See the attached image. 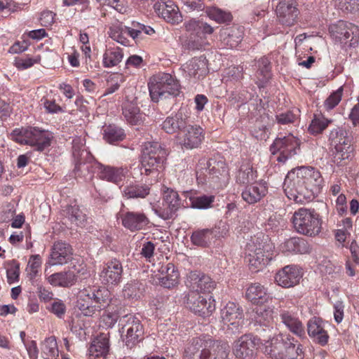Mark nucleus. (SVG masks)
<instances>
[{"label": "nucleus", "mask_w": 359, "mask_h": 359, "mask_svg": "<svg viewBox=\"0 0 359 359\" xmlns=\"http://www.w3.org/2000/svg\"><path fill=\"white\" fill-rule=\"evenodd\" d=\"M73 251L71 245L65 242L57 241L52 248L49 257L50 265H62L72 259Z\"/></svg>", "instance_id": "obj_23"}, {"label": "nucleus", "mask_w": 359, "mask_h": 359, "mask_svg": "<svg viewBox=\"0 0 359 359\" xmlns=\"http://www.w3.org/2000/svg\"><path fill=\"white\" fill-rule=\"evenodd\" d=\"M255 66L257 68L256 83L259 88H264L271 79V62L267 57H263L256 62Z\"/></svg>", "instance_id": "obj_40"}, {"label": "nucleus", "mask_w": 359, "mask_h": 359, "mask_svg": "<svg viewBox=\"0 0 359 359\" xmlns=\"http://www.w3.org/2000/svg\"><path fill=\"white\" fill-rule=\"evenodd\" d=\"M184 128L178 133L179 144L186 149L198 148L204 139L203 129L198 126L190 125L188 122Z\"/></svg>", "instance_id": "obj_17"}, {"label": "nucleus", "mask_w": 359, "mask_h": 359, "mask_svg": "<svg viewBox=\"0 0 359 359\" xmlns=\"http://www.w3.org/2000/svg\"><path fill=\"white\" fill-rule=\"evenodd\" d=\"M279 316L281 323H283L291 332L300 337L304 336V327L294 313L287 310H280Z\"/></svg>", "instance_id": "obj_33"}, {"label": "nucleus", "mask_w": 359, "mask_h": 359, "mask_svg": "<svg viewBox=\"0 0 359 359\" xmlns=\"http://www.w3.org/2000/svg\"><path fill=\"white\" fill-rule=\"evenodd\" d=\"M149 95L153 102H158L180 93V84L175 76L160 72L150 78L148 83Z\"/></svg>", "instance_id": "obj_5"}, {"label": "nucleus", "mask_w": 359, "mask_h": 359, "mask_svg": "<svg viewBox=\"0 0 359 359\" xmlns=\"http://www.w3.org/2000/svg\"><path fill=\"white\" fill-rule=\"evenodd\" d=\"M156 275L159 284L165 288H172L179 283L180 273L172 263L163 265Z\"/></svg>", "instance_id": "obj_28"}, {"label": "nucleus", "mask_w": 359, "mask_h": 359, "mask_svg": "<svg viewBox=\"0 0 359 359\" xmlns=\"http://www.w3.org/2000/svg\"><path fill=\"white\" fill-rule=\"evenodd\" d=\"M90 293L95 313L105 309L109 305L111 300V294L107 287H90Z\"/></svg>", "instance_id": "obj_32"}, {"label": "nucleus", "mask_w": 359, "mask_h": 359, "mask_svg": "<svg viewBox=\"0 0 359 359\" xmlns=\"http://www.w3.org/2000/svg\"><path fill=\"white\" fill-rule=\"evenodd\" d=\"M90 287L81 290L77 294L76 307L85 316H93L95 313Z\"/></svg>", "instance_id": "obj_37"}, {"label": "nucleus", "mask_w": 359, "mask_h": 359, "mask_svg": "<svg viewBox=\"0 0 359 359\" xmlns=\"http://www.w3.org/2000/svg\"><path fill=\"white\" fill-rule=\"evenodd\" d=\"M221 320L231 333L239 332L243 324V311L237 304L229 302L220 311Z\"/></svg>", "instance_id": "obj_16"}, {"label": "nucleus", "mask_w": 359, "mask_h": 359, "mask_svg": "<svg viewBox=\"0 0 359 359\" xmlns=\"http://www.w3.org/2000/svg\"><path fill=\"white\" fill-rule=\"evenodd\" d=\"M188 117L180 109L175 116L167 117L162 123V128L167 133L172 134L177 131L181 132L184 127L187 126Z\"/></svg>", "instance_id": "obj_34"}, {"label": "nucleus", "mask_w": 359, "mask_h": 359, "mask_svg": "<svg viewBox=\"0 0 359 359\" xmlns=\"http://www.w3.org/2000/svg\"><path fill=\"white\" fill-rule=\"evenodd\" d=\"M50 310L57 317L62 318L66 313V306L62 300L57 299L51 304Z\"/></svg>", "instance_id": "obj_63"}, {"label": "nucleus", "mask_w": 359, "mask_h": 359, "mask_svg": "<svg viewBox=\"0 0 359 359\" xmlns=\"http://www.w3.org/2000/svg\"><path fill=\"white\" fill-rule=\"evenodd\" d=\"M122 225L131 231L144 229L149 223V218L143 212L128 211L120 215Z\"/></svg>", "instance_id": "obj_25"}, {"label": "nucleus", "mask_w": 359, "mask_h": 359, "mask_svg": "<svg viewBox=\"0 0 359 359\" xmlns=\"http://www.w3.org/2000/svg\"><path fill=\"white\" fill-rule=\"evenodd\" d=\"M307 331L309 337L321 346L327 344L329 335L323 326V321L318 318H312L308 321Z\"/></svg>", "instance_id": "obj_30"}, {"label": "nucleus", "mask_w": 359, "mask_h": 359, "mask_svg": "<svg viewBox=\"0 0 359 359\" xmlns=\"http://www.w3.org/2000/svg\"><path fill=\"white\" fill-rule=\"evenodd\" d=\"M187 285L190 288L191 291L210 293L215 289L216 283L208 275L195 271H191L189 273L187 280Z\"/></svg>", "instance_id": "obj_19"}, {"label": "nucleus", "mask_w": 359, "mask_h": 359, "mask_svg": "<svg viewBox=\"0 0 359 359\" xmlns=\"http://www.w3.org/2000/svg\"><path fill=\"white\" fill-rule=\"evenodd\" d=\"M245 296L254 304H264L272 300L271 294L259 283L250 285L246 290Z\"/></svg>", "instance_id": "obj_36"}, {"label": "nucleus", "mask_w": 359, "mask_h": 359, "mask_svg": "<svg viewBox=\"0 0 359 359\" xmlns=\"http://www.w3.org/2000/svg\"><path fill=\"white\" fill-rule=\"evenodd\" d=\"M261 340L252 334H245L233 342L232 351L238 359H254Z\"/></svg>", "instance_id": "obj_14"}, {"label": "nucleus", "mask_w": 359, "mask_h": 359, "mask_svg": "<svg viewBox=\"0 0 359 359\" xmlns=\"http://www.w3.org/2000/svg\"><path fill=\"white\" fill-rule=\"evenodd\" d=\"M332 122V120H329L325 118L323 116H316L311 121V124L309 127V130L311 134H320Z\"/></svg>", "instance_id": "obj_53"}, {"label": "nucleus", "mask_w": 359, "mask_h": 359, "mask_svg": "<svg viewBox=\"0 0 359 359\" xmlns=\"http://www.w3.org/2000/svg\"><path fill=\"white\" fill-rule=\"evenodd\" d=\"M208 16L217 23H225L231 22L232 15L230 12L223 11L219 8H210L206 11Z\"/></svg>", "instance_id": "obj_52"}, {"label": "nucleus", "mask_w": 359, "mask_h": 359, "mask_svg": "<svg viewBox=\"0 0 359 359\" xmlns=\"http://www.w3.org/2000/svg\"><path fill=\"white\" fill-rule=\"evenodd\" d=\"M186 71L189 75L195 79H200L208 72L207 64L205 58H192L186 66Z\"/></svg>", "instance_id": "obj_45"}, {"label": "nucleus", "mask_w": 359, "mask_h": 359, "mask_svg": "<svg viewBox=\"0 0 359 359\" xmlns=\"http://www.w3.org/2000/svg\"><path fill=\"white\" fill-rule=\"evenodd\" d=\"M323 186L320 172L312 167H299L289 171L283 183L284 191L290 200L298 203H308L317 196Z\"/></svg>", "instance_id": "obj_1"}, {"label": "nucleus", "mask_w": 359, "mask_h": 359, "mask_svg": "<svg viewBox=\"0 0 359 359\" xmlns=\"http://www.w3.org/2000/svg\"><path fill=\"white\" fill-rule=\"evenodd\" d=\"M141 286H142V283L137 280L127 283L123 289L124 296L128 298L139 297L142 293Z\"/></svg>", "instance_id": "obj_59"}, {"label": "nucleus", "mask_w": 359, "mask_h": 359, "mask_svg": "<svg viewBox=\"0 0 359 359\" xmlns=\"http://www.w3.org/2000/svg\"><path fill=\"white\" fill-rule=\"evenodd\" d=\"M328 141L334 162L336 163L339 164L342 161L351 159L353 156L354 147L346 130L341 128L332 129Z\"/></svg>", "instance_id": "obj_7"}, {"label": "nucleus", "mask_w": 359, "mask_h": 359, "mask_svg": "<svg viewBox=\"0 0 359 359\" xmlns=\"http://www.w3.org/2000/svg\"><path fill=\"white\" fill-rule=\"evenodd\" d=\"M252 319L255 325L270 326L273 319V308L260 304L254 310Z\"/></svg>", "instance_id": "obj_41"}, {"label": "nucleus", "mask_w": 359, "mask_h": 359, "mask_svg": "<svg viewBox=\"0 0 359 359\" xmlns=\"http://www.w3.org/2000/svg\"><path fill=\"white\" fill-rule=\"evenodd\" d=\"M219 38L224 47L229 48H236L243 38V29L239 26H231L222 28L220 30Z\"/></svg>", "instance_id": "obj_26"}, {"label": "nucleus", "mask_w": 359, "mask_h": 359, "mask_svg": "<svg viewBox=\"0 0 359 359\" xmlns=\"http://www.w3.org/2000/svg\"><path fill=\"white\" fill-rule=\"evenodd\" d=\"M301 278V271L297 266L287 265L276 274L275 280L278 285L288 288L297 285Z\"/></svg>", "instance_id": "obj_21"}, {"label": "nucleus", "mask_w": 359, "mask_h": 359, "mask_svg": "<svg viewBox=\"0 0 359 359\" xmlns=\"http://www.w3.org/2000/svg\"><path fill=\"white\" fill-rule=\"evenodd\" d=\"M151 187L143 183H130L121 189L122 196L126 199H143L150 194Z\"/></svg>", "instance_id": "obj_35"}, {"label": "nucleus", "mask_w": 359, "mask_h": 359, "mask_svg": "<svg viewBox=\"0 0 359 359\" xmlns=\"http://www.w3.org/2000/svg\"><path fill=\"white\" fill-rule=\"evenodd\" d=\"M123 115L131 125H139L143 121L140 108L133 103H127L123 107Z\"/></svg>", "instance_id": "obj_48"}, {"label": "nucleus", "mask_w": 359, "mask_h": 359, "mask_svg": "<svg viewBox=\"0 0 359 359\" xmlns=\"http://www.w3.org/2000/svg\"><path fill=\"white\" fill-rule=\"evenodd\" d=\"M299 146V140L290 134L283 137H277L271 145L270 151L273 154L279 153L277 161L284 163L297 154Z\"/></svg>", "instance_id": "obj_13"}, {"label": "nucleus", "mask_w": 359, "mask_h": 359, "mask_svg": "<svg viewBox=\"0 0 359 359\" xmlns=\"http://www.w3.org/2000/svg\"><path fill=\"white\" fill-rule=\"evenodd\" d=\"M184 27L189 33L187 46L191 50H200L206 44L208 35L214 32V28L203 20L191 19L185 21Z\"/></svg>", "instance_id": "obj_10"}, {"label": "nucleus", "mask_w": 359, "mask_h": 359, "mask_svg": "<svg viewBox=\"0 0 359 359\" xmlns=\"http://www.w3.org/2000/svg\"><path fill=\"white\" fill-rule=\"evenodd\" d=\"M343 89L339 88L336 91L331 93V95L325 100L324 107L326 110L330 111L333 109L341 100Z\"/></svg>", "instance_id": "obj_60"}, {"label": "nucleus", "mask_w": 359, "mask_h": 359, "mask_svg": "<svg viewBox=\"0 0 359 359\" xmlns=\"http://www.w3.org/2000/svg\"><path fill=\"white\" fill-rule=\"evenodd\" d=\"M285 335L273 337L267 341L264 347V353L272 359H283V355L280 353L284 348Z\"/></svg>", "instance_id": "obj_42"}, {"label": "nucleus", "mask_w": 359, "mask_h": 359, "mask_svg": "<svg viewBox=\"0 0 359 359\" xmlns=\"http://www.w3.org/2000/svg\"><path fill=\"white\" fill-rule=\"evenodd\" d=\"M143 27H144V25L138 22L133 21L131 27H128L130 37L133 40H136L140 38L144 29Z\"/></svg>", "instance_id": "obj_64"}, {"label": "nucleus", "mask_w": 359, "mask_h": 359, "mask_svg": "<svg viewBox=\"0 0 359 359\" xmlns=\"http://www.w3.org/2000/svg\"><path fill=\"white\" fill-rule=\"evenodd\" d=\"M47 280L54 287H69L75 284L76 276L73 271H62L49 276Z\"/></svg>", "instance_id": "obj_38"}, {"label": "nucleus", "mask_w": 359, "mask_h": 359, "mask_svg": "<svg viewBox=\"0 0 359 359\" xmlns=\"http://www.w3.org/2000/svg\"><path fill=\"white\" fill-rule=\"evenodd\" d=\"M207 165L208 167L201 168L196 170L198 180H205V177L213 180L226 176L227 170L224 162L210 160L207 163Z\"/></svg>", "instance_id": "obj_27"}, {"label": "nucleus", "mask_w": 359, "mask_h": 359, "mask_svg": "<svg viewBox=\"0 0 359 359\" xmlns=\"http://www.w3.org/2000/svg\"><path fill=\"white\" fill-rule=\"evenodd\" d=\"M346 28L344 43L349 42L350 46H355L359 41V28L351 22L346 23Z\"/></svg>", "instance_id": "obj_55"}, {"label": "nucleus", "mask_w": 359, "mask_h": 359, "mask_svg": "<svg viewBox=\"0 0 359 359\" xmlns=\"http://www.w3.org/2000/svg\"><path fill=\"white\" fill-rule=\"evenodd\" d=\"M129 28L128 26L123 25L121 22L112 24L109 30V36L114 41L123 46H130Z\"/></svg>", "instance_id": "obj_43"}, {"label": "nucleus", "mask_w": 359, "mask_h": 359, "mask_svg": "<svg viewBox=\"0 0 359 359\" xmlns=\"http://www.w3.org/2000/svg\"><path fill=\"white\" fill-rule=\"evenodd\" d=\"M125 137L123 130L116 125L106 126L103 128V138L109 144L122 141Z\"/></svg>", "instance_id": "obj_49"}, {"label": "nucleus", "mask_w": 359, "mask_h": 359, "mask_svg": "<svg viewBox=\"0 0 359 359\" xmlns=\"http://www.w3.org/2000/svg\"><path fill=\"white\" fill-rule=\"evenodd\" d=\"M276 13L280 22L286 26H292L297 20L299 11L294 0H280Z\"/></svg>", "instance_id": "obj_20"}, {"label": "nucleus", "mask_w": 359, "mask_h": 359, "mask_svg": "<svg viewBox=\"0 0 359 359\" xmlns=\"http://www.w3.org/2000/svg\"><path fill=\"white\" fill-rule=\"evenodd\" d=\"M62 215L72 224L82 226L86 222V215L77 205H67L62 210Z\"/></svg>", "instance_id": "obj_44"}, {"label": "nucleus", "mask_w": 359, "mask_h": 359, "mask_svg": "<svg viewBox=\"0 0 359 359\" xmlns=\"http://www.w3.org/2000/svg\"><path fill=\"white\" fill-rule=\"evenodd\" d=\"M292 224L298 233L306 236H315L321 231V219L314 210L300 208L295 211Z\"/></svg>", "instance_id": "obj_9"}, {"label": "nucleus", "mask_w": 359, "mask_h": 359, "mask_svg": "<svg viewBox=\"0 0 359 359\" xmlns=\"http://www.w3.org/2000/svg\"><path fill=\"white\" fill-rule=\"evenodd\" d=\"M185 304L195 314L203 318L210 316L215 310V300L209 294L190 291L186 296Z\"/></svg>", "instance_id": "obj_12"}, {"label": "nucleus", "mask_w": 359, "mask_h": 359, "mask_svg": "<svg viewBox=\"0 0 359 359\" xmlns=\"http://www.w3.org/2000/svg\"><path fill=\"white\" fill-rule=\"evenodd\" d=\"M280 249L283 253L308 254L311 251L309 243L304 238L292 237L280 244Z\"/></svg>", "instance_id": "obj_31"}, {"label": "nucleus", "mask_w": 359, "mask_h": 359, "mask_svg": "<svg viewBox=\"0 0 359 359\" xmlns=\"http://www.w3.org/2000/svg\"><path fill=\"white\" fill-rule=\"evenodd\" d=\"M214 196H199L197 197L190 198L191 207L197 209H206L211 206L214 202Z\"/></svg>", "instance_id": "obj_56"}, {"label": "nucleus", "mask_w": 359, "mask_h": 359, "mask_svg": "<svg viewBox=\"0 0 359 359\" xmlns=\"http://www.w3.org/2000/svg\"><path fill=\"white\" fill-rule=\"evenodd\" d=\"M213 230L210 229H203L194 231L191 236V241L193 245L206 248L209 246L213 238Z\"/></svg>", "instance_id": "obj_46"}, {"label": "nucleus", "mask_w": 359, "mask_h": 359, "mask_svg": "<svg viewBox=\"0 0 359 359\" xmlns=\"http://www.w3.org/2000/svg\"><path fill=\"white\" fill-rule=\"evenodd\" d=\"M181 207L179 194L172 189L164 191L161 205L153 208L154 212L164 220L173 219Z\"/></svg>", "instance_id": "obj_15"}, {"label": "nucleus", "mask_w": 359, "mask_h": 359, "mask_svg": "<svg viewBox=\"0 0 359 359\" xmlns=\"http://www.w3.org/2000/svg\"><path fill=\"white\" fill-rule=\"evenodd\" d=\"M123 53L119 48L107 49L103 55V65L109 68L116 66L123 59Z\"/></svg>", "instance_id": "obj_51"}, {"label": "nucleus", "mask_w": 359, "mask_h": 359, "mask_svg": "<svg viewBox=\"0 0 359 359\" xmlns=\"http://www.w3.org/2000/svg\"><path fill=\"white\" fill-rule=\"evenodd\" d=\"M274 245L268 236L262 234L248 245V255L246 257L252 271H259L273 259Z\"/></svg>", "instance_id": "obj_4"}, {"label": "nucleus", "mask_w": 359, "mask_h": 359, "mask_svg": "<svg viewBox=\"0 0 359 359\" xmlns=\"http://www.w3.org/2000/svg\"><path fill=\"white\" fill-rule=\"evenodd\" d=\"M285 354L283 359H304L303 346L290 334L285 335Z\"/></svg>", "instance_id": "obj_39"}, {"label": "nucleus", "mask_w": 359, "mask_h": 359, "mask_svg": "<svg viewBox=\"0 0 359 359\" xmlns=\"http://www.w3.org/2000/svg\"><path fill=\"white\" fill-rule=\"evenodd\" d=\"M276 120L278 124L287 125L294 122L296 115L291 111H287L286 112L277 114Z\"/></svg>", "instance_id": "obj_62"}, {"label": "nucleus", "mask_w": 359, "mask_h": 359, "mask_svg": "<svg viewBox=\"0 0 359 359\" xmlns=\"http://www.w3.org/2000/svg\"><path fill=\"white\" fill-rule=\"evenodd\" d=\"M257 177V171L254 170L249 163L243 164L236 176V182L240 184L247 186L253 184Z\"/></svg>", "instance_id": "obj_47"}, {"label": "nucleus", "mask_w": 359, "mask_h": 359, "mask_svg": "<svg viewBox=\"0 0 359 359\" xmlns=\"http://www.w3.org/2000/svg\"><path fill=\"white\" fill-rule=\"evenodd\" d=\"M123 274L122 263L117 259H113L103 266L100 279L104 285H117L121 282Z\"/></svg>", "instance_id": "obj_18"}, {"label": "nucleus", "mask_w": 359, "mask_h": 359, "mask_svg": "<svg viewBox=\"0 0 359 359\" xmlns=\"http://www.w3.org/2000/svg\"><path fill=\"white\" fill-rule=\"evenodd\" d=\"M334 6L339 9L353 13L358 10L359 0H334Z\"/></svg>", "instance_id": "obj_58"}, {"label": "nucleus", "mask_w": 359, "mask_h": 359, "mask_svg": "<svg viewBox=\"0 0 359 359\" xmlns=\"http://www.w3.org/2000/svg\"><path fill=\"white\" fill-rule=\"evenodd\" d=\"M72 154L75 161L74 172L79 176L85 177L91 172H97L98 177L116 184L121 183L128 170L126 167H114L97 161L87 150L84 140L76 137L72 141Z\"/></svg>", "instance_id": "obj_2"}, {"label": "nucleus", "mask_w": 359, "mask_h": 359, "mask_svg": "<svg viewBox=\"0 0 359 359\" xmlns=\"http://www.w3.org/2000/svg\"><path fill=\"white\" fill-rule=\"evenodd\" d=\"M346 23V22L339 21L337 25H332L330 29V34L333 39L341 43H344L346 29H347Z\"/></svg>", "instance_id": "obj_57"}, {"label": "nucleus", "mask_w": 359, "mask_h": 359, "mask_svg": "<svg viewBox=\"0 0 359 359\" xmlns=\"http://www.w3.org/2000/svg\"><path fill=\"white\" fill-rule=\"evenodd\" d=\"M121 321L124 334L123 341L128 347L131 348L143 340L144 327L138 317L134 315H126Z\"/></svg>", "instance_id": "obj_11"}, {"label": "nucleus", "mask_w": 359, "mask_h": 359, "mask_svg": "<svg viewBox=\"0 0 359 359\" xmlns=\"http://www.w3.org/2000/svg\"><path fill=\"white\" fill-rule=\"evenodd\" d=\"M11 136L15 141L20 144H29L39 151L48 147L53 138L48 131L35 127L15 129L12 132Z\"/></svg>", "instance_id": "obj_8"}, {"label": "nucleus", "mask_w": 359, "mask_h": 359, "mask_svg": "<svg viewBox=\"0 0 359 359\" xmlns=\"http://www.w3.org/2000/svg\"><path fill=\"white\" fill-rule=\"evenodd\" d=\"M109 333H100L88 348L89 359H106L109 352Z\"/></svg>", "instance_id": "obj_22"}, {"label": "nucleus", "mask_w": 359, "mask_h": 359, "mask_svg": "<svg viewBox=\"0 0 359 359\" xmlns=\"http://www.w3.org/2000/svg\"><path fill=\"white\" fill-rule=\"evenodd\" d=\"M243 78V69L240 67H232L227 70L225 82L229 87H231L233 84H238L239 86Z\"/></svg>", "instance_id": "obj_54"}, {"label": "nucleus", "mask_w": 359, "mask_h": 359, "mask_svg": "<svg viewBox=\"0 0 359 359\" xmlns=\"http://www.w3.org/2000/svg\"><path fill=\"white\" fill-rule=\"evenodd\" d=\"M167 152L157 142H145L142 148L140 173L142 175L158 176L159 170L163 168Z\"/></svg>", "instance_id": "obj_6"}, {"label": "nucleus", "mask_w": 359, "mask_h": 359, "mask_svg": "<svg viewBox=\"0 0 359 359\" xmlns=\"http://www.w3.org/2000/svg\"><path fill=\"white\" fill-rule=\"evenodd\" d=\"M268 192L266 183L255 182L245 186L242 191V198L248 204H255L264 198Z\"/></svg>", "instance_id": "obj_29"}, {"label": "nucleus", "mask_w": 359, "mask_h": 359, "mask_svg": "<svg viewBox=\"0 0 359 359\" xmlns=\"http://www.w3.org/2000/svg\"><path fill=\"white\" fill-rule=\"evenodd\" d=\"M229 353L226 342L214 341L209 337H197L186 348L184 359H226Z\"/></svg>", "instance_id": "obj_3"}, {"label": "nucleus", "mask_w": 359, "mask_h": 359, "mask_svg": "<svg viewBox=\"0 0 359 359\" xmlns=\"http://www.w3.org/2000/svg\"><path fill=\"white\" fill-rule=\"evenodd\" d=\"M154 9L168 22L175 25L182 21V16L177 6L171 1L156 3Z\"/></svg>", "instance_id": "obj_24"}, {"label": "nucleus", "mask_w": 359, "mask_h": 359, "mask_svg": "<svg viewBox=\"0 0 359 359\" xmlns=\"http://www.w3.org/2000/svg\"><path fill=\"white\" fill-rule=\"evenodd\" d=\"M41 355L44 359H55L58 356V348L55 337L46 338L41 344Z\"/></svg>", "instance_id": "obj_50"}, {"label": "nucleus", "mask_w": 359, "mask_h": 359, "mask_svg": "<svg viewBox=\"0 0 359 359\" xmlns=\"http://www.w3.org/2000/svg\"><path fill=\"white\" fill-rule=\"evenodd\" d=\"M7 279L9 284L18 281L20 275V265L15 261L6 271Z\"/></svg>", "instance_id": "obj_61"}]
</instances>
